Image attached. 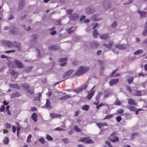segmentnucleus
I'll return each instance as SVG.
<instances>
[{
    "mask_svg": "<svg viewBox=\"0 0 147 147\" xmlns=\"http://www.w3.org/2000/svg\"><path fill=\"white\" fill-rule=\"evenodd\" d=\"M2 42L4 45H7L8 47H13L17 48L18 50H20L21 49V46L20 44H17L16 42H14L13 43L11 42L6 40H3Z\"/></svg>",
    "mask_w": 147,
    "mask_h": 147,
    "instance_id": "1",
    "label": "nucleus"
},
{
    "mask_svg": "<svg viewBox=\"0 0 147 147\" xmlns=\"http://www.w3.org/2000/svg\"><path fill=\"white\" fill-rule=\"evenodd\" d=\"M89 68L88 67H81L78 69L77 72L75 74L76 76H80L82 75L85 73L87 72L89 70Z\"/></svg>",
    "mask_w": 147,
    "mask_h": 147,
    "instance_id": "2",
    "label": "nucleus"
},
{
    "mask_svg": "<svg viewBox=\"0 0 147 147\" xmlns=\"http://www.w3.org/2000/svg\"><path fill=\"white\" fill-rule=\"evenodd\" d=\"M88 86V83L86 82L83 84L82 85L78 88L75 89L74 91L77 93H78L82 90L86 89Z\"/></svg>",
    "mask_w": 147,
    "mask_h": 147,
    "instance_id": "3",
    "label": "nucleus"
},
{
    "mask_svg": "<svg viewBox=\"0 0 147 147\" xmlns=\"http://www.w3.org/2000/svg\"><path fill=\"white\" fill-rule=\"evenodd\" d=\"M80 141L87 144L92 143L93 141L90 139L89 137L83 138H81Z\"/></svg>",
    "mask_w": 147,
    "mask_h": 147,
    "instance_id": "4",
    "label": "nucleus"
},
{
    "mask_svg": "<svg viewBox=\"0 0 147 147\" xmlns=\"http://www.w3.org/2000/svg\"><path fill=\"white\" fill-rule=\"evenodd\" d=\"M73 71V70H70L66 73L63 76V78L64 79H67L69 76L72 73Z\"/></svg>",
    "mask_w": 147,
    "mask_h": 147,
    "instance_id": "5",
    "label": "nucleus"
},
{
    "mask_svg": "<svg viewBox=\"0 0 147 147\" xmlns=\"http://www.w3.org/2000/svg\"><path fill=\"white\" fill-rule=\"evenodd\" d=\"M114 134H112L110 138V140L113 142H115L119 140V139L118 137L114 136Z\"/></svg>",
    "mask_w": 147,
    "mask_h": 147,
    "instance_id": "6",
    "label": "nucleus"
},
{
    "mask_svg": "<svg viewBox=\"0 0 147 147\" xmlns=\"http://www.w3.org/2000/svg\"><path fill=\"white\" fill-rule=\"evenodd\" d=\"M90 45L91 48H95L99 46V44L97 41H93L91 42Z\"/></svg>",
    "mask_w": 147,
    "mask_h": 147,
    "instance_id": "7",
    "label": "nucleus"
},
{
    "mask_svg": "<svg viewBox=\"0 0 147 147\" xmlns=\"http://www.w3.org/2000/svg\"><path fill=\"white\" fill-rule=\"evenodd\" d=\"M50 104L51 102L48 99H46V102L44 106V107L48 109H51V107L50 105Z\"/></svg>",
    "mask_w": 147,
    "mask_h": 147,
    "instance_id": "8",
    "label": "nucleus"
},
{
    "mask_svg": "<svg viewBox=\"0 0 147 147\" xmlns=\"http://www.w3.org/2000/svg\"><path fill=\"white\" fill-rule=\"evenodd\" d=\"M93 88L90 90V92L89 93L87 96V98L89 100H90L94 94V92L93 91L92 89Z\"/></svg>",
    "mask_w": 147,
    "mask_h": 147,
    "instance_id": "9",
    "label": "nucleus"
},
{
    "mask_svg": "<svg viewBox=\"0 0 147 147\" xmlns=\"http://www.w3.org/2000/svg\"><path fill=\"white\" fill-rule=\"evenodd\" d=\"M14 63L16 64L17 67L18 68H22L23 67V64L17 60H15Z\"/></svg>",
    "mask_w": 147,
    "mask_h": 147,
    "instance_id": "10",
    "label": "nucleus"
},
{
    "mask_svg": "<svg viewBox=\"0 0 147 147\" xmlns=\"http://www.w3.org/2000/svg\"><path fill=\"white\" fill-rule=\"evenodd\" d=\"M116 47L119 49L124 50L126 48L127 46L125 44L117 45L116 46Z\"/></svg>",
    "mask_w": 147,
    "mask_h": 147,
    "instance_id": "11",
    "label": "nucleus"
},
{
    "mask_svg": "<svg viewBox=\"0 0 147 147\" xmlns=\"http://www.w3.org/2000/svg\"><path fill=\"white\" fill-rule=\"evenodd\" d=\"M50 117L52 118H60L61 115H60L55 113H50Z\"/></svg>",
    "mask_w": 147,
    "mask_h": 147,
    "instance_id": "12",
    "label": "nucleus"
},
{
    "mask_svg": "<svg viewBox=\"0 0 147 147\" xmlns=\"http://www.w3.org/2000/svg\"><path fill=\"white\" fill-rule=\"evenodd\" d=\"M118 81L119 79H112L109 82L110 85L112 86L118 82Z\"/></svg>",
    "mask_w": 147,
    "mask_h": 147,
    "instance_id": "13",
    "label": "nucleus"
},
{
    "mask_svg": "<svg viewBox=\"0 0 147 147\" xmlns=\"http://www.w3.org/2000/svg\"><path fill=\"white\" fill-rule=\"evenodd\" d=\"M127 100L128 103L130 105H137V103L132 99H129Z\"/></svg>",
    "mask_w": 147,
    "mask_h": 147,
    "instance_id": "14",
    "label": "nucleus"
},
{
    "mask_svg": "<svg viewBox=\"0 0 147 147\" xmlns=\"http://www.w3.org/2000/svg\"><path fill=\"white\" fill-rule=\"evenodd\" d=\"M59 49V47L56 45L52 46L49 48V50L52 51H55Z\"/></svg>",
    "mask_w": 147,
    "mask_h": 147,
    "instance_id": "15",
    "label": "nucleus"
},
{
    "mask_svg": "<svg viewBox=\"0 0 147 147\" xmlns=\"http://www.w3.org/2000/svg\"><path fill=\"white\" fill-rule=\"evenodd\" d=\"M138 12L140 15L141 18H143L145 16L146 14V12L145 11H140L139 10L138 11Z\"/></svg>",
    "mask_w": 147,
    "mask_h": 147,
    "instance_id": "16",
    "label": "nucleus"
},
{
    "mask_svg": "<svg viewBox=\"0 0 147 147\" xmlns=\"http://www.w3.org/2000/svg\"><path fill=\"white\" fill-rule=\"evenodd\" d=\"M71 97L70 96L67 95L65 96H63L59 98V99L60 100H66V99L69 98Z\"/></svg>",
    "mask_w": 147,
    "mask_h": 147,
    "instance_id": "17",
    "label": "nucleus"
},
{
    "mask_svg": "<svg viewBox=\"0 0 147 147\" xmlns=\"http://www.w3.org/2000/svg\"><path fill=\"white\" fill-rule=\"evenodd\" d=\"M102 95V93L101 92H98L97 94V96H96V100L97 101H98L100 100Z\"/></svg>",
    "mask_w": 147,
    "mask_h": 147,
    "instance_id": "18",
    "label": "nucleus"
},
{
    "mask_svg": "<svg viewBox=\"0 0 147 147\" xmlns=\"http://www.w3.org/2000/svg\"><path fill=\"white\" fill-rule=\"evenodd\" d=\"M113 42L112 41H110L108 45L107 44H105L103 45L104 46L106 47L107 48L110 49L112 45H113Z\"/></svg>",
    "mask_w": 147,
    "mask_h": 147,
    "instance_id": "19",
    "label": "nucleus"
},
{
    "mask_svg": "<svg viewBox=\"0 0 147 147\" xmlns=\"http://www.w3.org/2000/svg\"><path fill=\"white\" fill-rule=\"evenodd\" d=\"M9 142V140L8 137H5L4 138L3 141V142L4 144L5 145L8 144Z\"/></svg>",
    "mask_w": 147,
    "mask_h": 147,
    "instance_id": "20",
    "label": "nucleus"
},
{
    "mask_svg": "<svg viewBox=\"0 0 147 147\" xmlns=\"http://www.w3.org/2000/svg\"><path fill=\"white\" fill-rule=\"evenodd\" d=\"M143 35L146 36L147 34V22H146L144 26V30L143 33Z\"/></svg>",
    "mask_w": 147,
    "mask_h": 147,
    "instance_id": "21",
    "label": "nucleus"
},
{
    "mask_svg": "<svg viewBox=\"0 0 147 147\" xmlns=\"http://www.w3.org/2000/svg\"><path fill=\"white\" fill-rule=\"evenodd\" d=\"M97 125L99 128L102 127V126H107V124L106 123H99L97 124Z\"/></svg>",
    "mask_w": 147,
    "mask_h": 147,
    "instance_id": "22",
    "label": "nucleus"
},
{
    "mask_svg": "<svg viewBox=\"0 0 147 147\" xmlns=\"http://www.w3.org/2000/svg\"><path fill=\"white\" fill-rule=\"evenodd\" d=\"M108 34H103L100 36V38L102 39L103 40H106L108 38Z\"/></svg>",
    "mask_w": 147,
    "mask_h": 147,
    "instance_id": "23",
    "label": "nucleus"
},
{
    "mask_svg": "<svg viewBox=\"0 0 147 147\" xmlns=\"http://www.w3.org/2000/svg\"><path fill=\"white\" fill-rule=\"evenodd\" d=\"M14 63L12 62L9 61L8 63V66L12 68H15L16 67L15 65H13Z\"/></svg>",
    "mask_w": 147,
    "mask_h": 147,
    "instance_id": "24",
    "label": "nucleus"
},
{
    "mask_svg": "<svg viewBox=\"0 0 147 147\" xmlns=\"http://www.w3.org/2000/svg\"><path fill=\"white\" fill-rule=\"evenodd\" d=\"M143 52V50L142 49H140L138 50L137 51H136V52H135L134 53V54L135 55H138L142 53Z\"/></svg>",
    "mask_w": 147,
    "mask_h": 147,
    "instance_id": "25",
    "label": "nucleus"
},
{
    "mask_svg": "<svg viewBox=\"0 0 147 147\" xmlns=\"http://www.w3.org/2000/svg\"><path fill=\"white\" fill-rule=\"evenodd\" d=\"M89 108V106L87 105H85L83 106L82 108V110L87 111L88 110Z\"/></svg>",
    "mask_w": 147,
    "mask_h": 147,
    "instance_id": "26",
    "label": "nucleus"
},
{
    "mask_svg": "<svg viewBox=\"0 0 147 147\" xmlns=\"http://www.w3.org/2000/svg\"><path fill=\"white\" fill-rule=\"evenodd\" d=\"M78 18V16L76 14H73L70 16V18L71 20H75Z\"/></svg>",
    "mask_w": 147,
    "mask_h": 147,
    "instance_id": "27",
    "label": "nucleus"
},
{
    "mask_svg": "<svg viewBox=\"0 0 147 147\" xmlns=\"http://www.w3.org/2000/svg\"><path fill=\"white\" fill-rule=\"evenodd\" d=\"M37 118V115L35 113H34L32 114V118L34 121L35 122L36 121V119Z\"/></svg>",
    "mask_w": 147,
    "mask_h": 147,
    "instance_id": "28",
    "label": "nucleus"
},
{
    "mask_svg": "<svg viewBox=\"0 0 147 147\" xmlns=\"http://www.w3.org/2000/svg\"><path fill=\"white\" fill-rule=\"evenodd\" d=\"M142 91H136L134 93V95L135 96H140L142 95L141 94Z\"/></svg>",
    "mask_w": 147,
    "mask_h": 147,
    "instance_id": "29",
    "label": "nucleus"
},
{
    "mask_svg": "<svg viewBox=\"0 0 147 147\" xmlns=\"http://www.w3.org/2000/svg\"><path fill=\"white\" fill-rule=\"evenodd\" d=\"M24 5V2L23 0H20L19 4V8L21 9L22 8Z\"/></svg>",
    "mask_w": 147,
    "mask_h": 147,
    "instance_id": "30",
    "label": "nucleus"
},
{
    "mask_svg": "<svg viewBox=\"0 0 147 147\" xmlns=\"http://www.w3.org/2000/svg\"><path fill=\"white\" fill-rule=\"evenodd\" d=\"M98 35V34L96 30H94L93 32V36L94 38H96L97 37V36Z\"/></svg>",
    "mask_w": 147,
    "mask_h": 147,
    "instance_id": "31",
    "label": "nucleus"
},
{
    "mask_svg": "<svg viewBox=\"0 0 147 147\" xmlns=\"http://www.w3.org/2000/svg\"><path fill=\"white\" fill-rule=\"evenodd\" d=\"M8 73H10L12 75H14L15 74L16 72L13 69H10L8 71Z\"/></svg>",
    "mask_w": 147,
    "mask_h": 147,
    "instance_id": "32",
    "label": "nucleus"
},
{
    "mask_svg": "<svg viewBox=\"0 0 147 147\" xmlns=\"http://www.w3.org/2000/svg\"><path fill=\"white\" fill-rule=\"evenodd\" d=\"M20 96V94L16 92L15 94H13L11 96V97L12 98L16 97H19Z\"/></svg>",
    "mask_w": 147,
    "mask_h": 147,
    "instance_id": "33",
    "label": "nucleus"
},
{
    "mask_svg": "<svg viewBox=\"0 0 147 147\" xmlns=\"http://www.w3.org/2000/svg\"><path fill=\"white\" fill-rule=\"evenodd\" d=\"M46 138L48 141H51L53 140V138L49 135L46 136Z\"/></svg>",
    "mask_w": 147,
    "mask_h": 147,
    "instance_id": "34",
    "label": "nucleus"
},
{
    "mask_svg": "<svg viewBox=\"0 0 147 147\" xmlns=\"http://www.w3.org/2000/svg\"><path fill=\"white\" fill-rule=\"evenodd\" d=\"M128 109L131 111H136V109L134 107H128Z\"/></svg>",
    "mask_w": 147,
    "mask_h": 147,
    "instance_id": "35",
    "label": "nucleus"
},
{
    "mask_svg": "<svg viewBox=\"0 0 147 147\" xmlns=\"http://www.w3.org/2000/svg\"><path fill=\"white\" fill-rule=\"evenodd\" d=\"M75 30V29L73 27H71L69 29L67 30L68 32L70 34L73 32Z\"/></svg>",
    "mask_w": 147,
    "mask_h": 147,
    "instance_id": "36",
    "label": "nucleus"
},
{
    "mask_svg": "<svg viewBox=\"0 0 147 147\" xmlns=\"http://www.w3.org/2000/svg\"><path fill=\"white\" fill-rule=\"evenodd\" d=\"M74 129L75 131L78 132H80L81 131V129L77 126H75L74 127Z\"/></svg>",
    "mask_w": 147,
    "mask_h": 147,
    "instance_id": "37",
    "label": "nucleus"
},
{
    "mask_svg": "<svg viewBox=\"0 0 147 147\" xmlns=\"http://www.w3.org/2000/svg\"><path fill=\"white\" fill-rule=\"evenodd\" d=\"M41 96V94L40 93H39L38 95V96L36 97H35L34 98V100L36 101L38 100H40V97Z\"/></svg>",
    "mask_w": 147,
    "mask_h": 147,
    "instance_id": "38",
    "label": "nucleus"
},
{
    "mask_svg": "<svg viewBox=\"0 0 147 147\" xmlns=\"http://www.w3.org/2000/svg\"><path fill=\"white\" fill-rule=\"evenodd\" d=\"M10 86L11 87L16 88L18 89H19L20 88L19 86L17 84H10Z\"/></svg>",
    "mask_w": 147,
    "mask_h": 147,
    "instance_id": "39",
    "label": "nucleus"
},
{
    "mask_svg": "<svg viewBox=\"0 0 147 147\" xmlns=\"http://www.w3.org/2000/svg\"><path fill=\"white\" fill-rule=\"evenodd\" d=\"M5 125H6V128L7 129L10 128L11 126V124L8 123H6Z\"/></svg>",
    "mask_w": 147,
    "mask_h": 147,
    "instance_id": "40",
    "label": "nucleus"
},
{
    "mask_svg": "<svg viewBox=\"0 0 147 147\" xmlns=\"http://www.w3.org/2000/svg\"><path fill=\"white\" fill-rule=\"evenodd\" d=\"M92 20L94 21H97L99 20L96 18V15H94L92 16L91 18Z\"/></svg>",
    "mask_w": 147,
    "mask_h": 147,
    "instance_id": "41",
    "label": "nucleus"
},
{
    "mask_svg": "<svg viewBox=\"0 0 147 147\" xmlns=\"http://www.w3.org/2000/svg\"><path fill=\"white\" fill-rule=\"evenodd\" d=\"M39 140L42 144H44L45 142V139L43 138H42L39 139Z\"/></svg>",
    "mask_w": 147,
    "mask_h": 147,
    "instance_id": "42",
    "label": "nucleus"
},
{
    "mask_svg": "<svg viewBox=\"0 0 147 147\" xmlns=\"http://www.w3.org/2000/svg\"><path fill=\"white\" fill-rule=\"evenodd\" d=\"M67 57L59 59V61L60 62H62L64 61H66L67 60Z\"/></svg>",
    "mask_w": 147,
    "mask_h": 147,
    "instance_id": "43",
    "label": "nucleus"
},
{
    "mask_svg": "<svg viewBox=\"0 0 147 147\" xmlns=\"http://www.w3.org/2000/svg\"><path fill=\"white\" fill-rule=\"evenodd\" d=\"M121 104V102L118 100H117L114 103L115 105H120Z\"/></svg>",
    "mask_w": 147,
    "mask_h": 147,
    "instance_id": "44",
    "label": "nucleus"
},
{
    "mask_svg": "<svg viewBox=\"0 0 147 147\" xmlns=\"http://www.w3.org/2000/svg\"><path fill=\"white\" fill-rule=\"evenodd\" d=\"M32 137V135L30 134L29 135V136H28L27 139V142H30V139Z\"/></svg>",
    "mask_w": 147,
    "mask_h": 147,
    "instance_id": "45",
    "label": "nucleus"
},
{
    "mask_svg": "<svg viewBox=\"0 0 147 147\" xmlns=\"http://www.w3.org/2000/svg\"><path fill=\"white\" fill-rule=\"evenodd\" d=\"M63 142L65 144L68 143L69 142V140L67 138H65L62 140Z\"/></svg>",
    "mask_w": 147,
    "mask_h": 147,
    "instance_id": "46",
    "label": "nucleus"
},
{
    "mask_svg": "<svg viewBox=\"0 0 147 147\" xmlns=\"http://www.w3.org/2000/svg\"><path fill=\"white\" fill-rule=\"evenodd\" d=\"M22 86L24 88H25L26 89L28 88L29 87V85L26 84H23L22 85Z\"/></svg>",
    "mask_w": 147,
    "mask_h": 147,
    "instance_id": "47",
    "label": "nucleus"
},
{
    "mask_svg": "<svg viewBox=\"0 0 147 147\" xmlns=\"http://www.w3.org/2000/svg\"><path fill=\"white\" fill-rule=\"evenodd\" d=\"M113 115H107L104 119H109L112 117Z\"/></svg>",
    "mask_w": 147,
    "mask_h": 147,
    "instance_id": "48",
    "label": "nucleus"
},
{
    "mask_svg": "<svg viewBox=\"0 0 147 147\" xmlns=\"http://www.w3.org/2000/svg\"><path fill=\"white\" fill-rule=\"evenodd\" d=\"M134 79V78L133 77H131L129 79H128L127 80L129 84H130L133 81Z\"/></svg>",
    "mask_w": 147,
    "mask_h": 147,
    "instance_id": "49",
    "label": "nucleus"
},
{
    "mask_svg": "<svg viewBox=\"0 0 147 147\" xmlns=\"http://www.w3.org/2000/svg\"><path fill=\"white\" fill-rule=\"evenodd\" d=\"M5 107L4 105H2L0 107V111L3 112L5 110Z\"/></svg>",
    "mask_w": 147,
    "mask_h": 147,
    "instance_id": "50",
    "label": "nucleus"
},
{
    "mask_svg": "<svg viewBox=\"0 0 147 147\" xmlns=\"http://www.w3.org/2000/svg\"><path fill=\"white\" fill-rule=\"evenodd\" d=\"M115 71H113L112 72V74H111V77H115V76H119V74H117L116 75H114V74H115Z\"/></svg>",
    "mask_w": 147,
    "mask_h": 147,
    "instance_id": "51",
    "label": "nucleus"
},
{
    "mask_svg": "<svg viewBox=\"0 0 147 147\" xmlns=\"http://www.w3.org/2000/svg\"><path fill=\"white\" fill-rule=\"evenodd\" d=\"M124 112V111L122 109H120L118 110L117 111V112L118 113L121 114L122 113Z\"/></svg>",
    "mask_w": 147,
    "mask_h": 147,
    "instance_id": "52",
    "label": "nucleus"
},
{
    "mask_svg": "<svg viewBox=\"0 0 147 147\" xmlns=\"http://www.w3.org/2000/svg\"><path fill=\"white\" fill-rule=\"evenodd\" d=\"M55 130L58 131H63L64 130V129L61 128L60 127H58L56 128H55Z\"/></svg>",
    "mask_w": 147,
    "mask_h": 147,
    "instance_id": "53",
    "label": "nucleus"
},
{
    "mask_svg": "<svg viewBox=\"0 0 147 147\" xmlns=\"http://www.w3.org/2000/svg\"><path fill=\"white\" fill-rule=\"evenodd\" d=\"M52 92L51 91H49L47 93H46V95L49 97L51 98V96L52 95Z\"/></svg>",
    "mask_w": 147,
    "mask_h": 147,
    "instance_id": "54",
    "label": "nucleus"
},
{
    "mask_svg": "<svg viewBox=\"0 0 147 147\" xmlns=\"http://www.w3.org/2000/svg\"><path fill=\"white\" fill-rule=\"evenodd\" d=\"M117 25V23L116 22H114L112 24L111 26L113 27H115Z\"/></svg>",
    "mask_w": 147,
    "mask_h": 147,
    "instance_id": "55",
    "label": "nucleus"
},
{
    "mask_svg": "<svg viewBox=\"0 0 147 147\" xmlns=\"http://www.w3.org/2000/svg\"><path fill=\"white\" fill-rule=\"evenodd\" d=\"M116 119L118 122H119L121 120V116H118L116 117Z\"/></svg>",
    "mask_w": 147,
    "mask_h": 147,
    "instance_id": "56",
    "label": "nucleus"
},
{
    "mask_svg": "<svg viewBox=\"0 0 147 147\" xmlns=\"http://www.w3.org/2000/svg\"><path fill=\"white\" fill-rule=\"evenodd\" d=\"M72 12L73 11L71 9H68L67 11V13L69 15L71 14Z\"/></svg>",
    "mask_w": 147,
    "mask_h": 147,
    "instance_id": "57",
    "label": "nucleus"
},
{
    "mask_svg": "<svg viewBox=\"0 0 147 147\" xmlns=\"http://www.w3.org/2000/svg\"><path fill=\"white\" fill-rule=\"evenodd\" d=\"M138 75L139 76H142V77H144L146 76L147 75V74H144L142 73H140V74H138Z\"/></svg>",
    "mask_w": 147,
    "mask_h": 147,
    "instance_id": "58",
    "label": "nucleus"
},
{
    "mask_svg": "<svg viewBox=\"0 0 147 147\" xmlns=\"http://www.w3.org/2000/svg\"><path fill=\"white\" fill-rule=\"evenodd\" d=\"M106 144L108 145L109 147H113L111 145V144L110 142L109 141H106Z\"/></svg>",
    "mask_w": 147,
    "mask_h": 147,
    "instance_id": "59",
    "label": "nucleus"
},
{
    "mask_svg": "<svg viewBox=\"0 0 147 147\" xmlns=\"http://www.w3.org/2000/svg\"><path fill=\"white\" fill-rule=\"evenodd\" d=\"M15 51V50H11L6 51L5 52L6 53H10L11 52H14Z\"/></svg>",
    "mask_w": 147,
    "mask_h": 147,
    "instance_id": "60",
    "label": "nucleus"
},
{
    "mask_svg": "<svg viewBox=\"0 0 147 147\" xmlns=\"http://www.w3.org/2000/svg\"><path fill=\"white\" fill-rule=\"evenodd\" d=\"M31 69L30 67L27 68V69H25V70L27 72H29L31 70Z\"/></svg>",
    "mask_w": 147,
    "mask_h": 147,
    "instance_id": "61",
    "label": "nucleus"
},
{
    "mask_svg": "<svg viewBox=\"0 0 147 147\" xmlns=\"http://www.w3.org/2000/svg\"><path fill=\"white\" fill-rule=\"evenodd\" d=\"M102 53V51L100 50H98L96 53L97 55H100Z\"/></svg>",
    "mask_w": 147,
    "mask_h": 147,
    "instance_id": "62",
    "label": "nucleus"
},
{
    "mask_svg": "<svg viewBox=\"0 0 147 147\" xmlns=\"http://www.w3.org/2000/svg\"><path fill=\"white\" fill-rule=\"evenodd\" d=\"M12 131L13 133H15L16 131V127L15 126H12Z\"/></svg>",
    "mask_w": 147,
    "mask_h": 147,
    "instance_id": "63",
    "label": "nucleus"
},
{
    "mask_svg": "<svg viewBox=\"0 0 147 147\" xmlns=\"http://www.w3.org/2000/svg\"><path fill=\"white\" fill-rule=\"evenodd\" d=\"M127 90L129 91V92H130L131 91V89L130 88V87L129 86H127Z\"/></svg>",
    "mask_w": 147,
    "mask_h": 147,
    "instance_id": "64",
    "label": "nucleus"
}]
</instances>
